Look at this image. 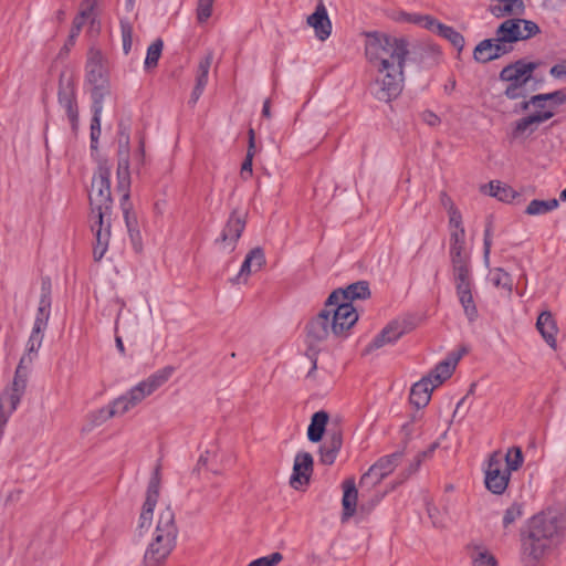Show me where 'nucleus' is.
I'll list each match as a JSON object with an SVG mask.
<instances>
[{"label": "nucleus", "mask_w": 566, "mask_h": 566, "mask_svg": "<svg viewBox=\"0 0 566 566\" xmlns=\"http://www.w3.org/2000/svg\"><path fill=\"white\" fill-rule=\"evenodd\" d=\"M409 53V42L405 38L379 32L366 34L365 55L376 70L371 91L378 101L390 102L401 93Z\"/></svg>", "instance_id": "nucleus-1"}, {"label": "nucleus", "mask_w": 566, "mask_h": 566, "mask_svg": "<svg viewBox=\"0 0 566 566\" xmlns=\"http://www.w3.org/2000/svg\"><path fill=\"white\" fill-rule=\"evenodd\" d=\"M111 168L106 165H99L92 178L91 190L88 193L91 214V229L95 235L93 256L95 261H101L105 255L111 239L109 214L112 209L111 195Z\"/></svg>", "instance_id": "nucleus-2"}, {"label": "nucleus", "mask_w": 566, "mask_h": 566, "mask_svg": "<svg viewBox=\"0 0 566 566\" xmlns=\"http://www.w3.org/2000/svg\"><path fill=\"white\" fill-rule=\"evenodd\" d=\"M566 535V516L548 510L533 516L528 532L522 537V553L532 560H539L555 549Z\"/></svg>", "instance_id": "nucleus-3"}, {"label": "nucleus", "mask_w": 566, "mask_h": 566, "mask_svg": "<svg viewBox=\"0 0 566 566\" xmlns=\"http://www.w3.org/2000/svg\"><path fill=\"white\" fill-rule=\"evenodd\" d=\"M358 319L353 304L346 303L340 291H334L326 300L324 308L306 326L311 345L325 340L329 333L340 336L349 331Z\"/></svg>", "instance_id": "nucleus-4"}, {"label": "nucleus", "mask_w": 566, "mask_h": 566, "mask_svg": "<svg viewBox=\"0 0 566 566\" xmlns=\"http://www.w3.org/2000/svg\"><path fill=\"white\" fill-rule=\"evenodd\" d=\"M174 373L175 368L172 366H166L156 370L146 379L130 388L126 394L93 412L91 416L92 421L96 426H99L113 417L125 415L167 382Z\"/></svg>", "instance_id": "nucleus-5"}, {"label": "nucleus", "mask_w": 566, "mask_h": 566, "mask_svg": "<svg viewBox=\"0 0 566 566\" xmlns=\"http://www.w3.org/2000/svg\"><path fill=\"white\" fill-rule=\"evenodd\" d=\"M177 534L175 513L170 506H166L159 513L153 541L145 552V566H160L172 552Z\"/></svg>", "instance_id": "nucleus-6"}, {"label": "nucleus", "mask_w": 566, "mask_h": 566, "mask_svg": "<svg viewBox=\"0 0 566 566\" xmlns=\"http://www.w3.org/2000/svg\"><path fill=\"white\" fill-rule=\"evenodd\" d=\"M536 67V63L523 60L503 67L500 72V80L507 83L504 91L505 96L510 99L525 97L528 93L527 84Z\"/></svg>", "instance_id": "nucleus-7"}, {"label": "nucleus", "mask_w": 566, "mask_h": 566, "mask_svg": "<svg viewBox=\"0 0 566 566\" xmlns=\"http://www.w3.org/2000/svg\"><path fill=\"white\" fill-rule=\"evenodd\" d=\"M539 33L538 25L525 19H507L496 29V41L513 46V43L527 40Z\"/></svg>", "instance_id": "nucleus-8"}, {"label": "nucleus", "mask_w": 566, "mask_h": 566, "mask_svg": "<svg viewBox=\"0 0 566 566\" xmlns=\"http://www.w3.org/2000/svg\"><path fill=\"white\" fill-rule=\"evenodd\" d=\"M511 479L510 470L505 469L502 455L499 451L494 452L485 470L484 483L486 489L493 494H503L507 489Z\"/></svg>", "instance_id": "nucleus-9"}, {"label": "nucleus", "mask_w": 566, "mask_h": 566, "mask_svg": "<svg viewBox=\"0 0 566 566\" xmlns=\"http://www.w3.org/2000/svg\"><path fill=\"white\" fill-rule=\"evenodd\" d=\"M57 98L60 106L66 112L72 129L75 130L78 123L75 83L72 75L65 72L60 74Z\"/></svg>", "instance_id": "nucleus-10"}, {"label": "nucleus", "mask_w": 566, "mask_h": 566, "mask_svg": "<svg viewBox=\"0 0 566 566\" xmlns=\"http://www.w3.org/2000/svg\"><path fill=\"white\" fill-rule=\"evenodd\" d=\"M245 228L244 216L238 211H232L220 237L216 239V244L223 252L231 253L234 251L239 239Z\"/></svg>", "instance_id": "nucleus-11"}, {"label": "nucleus", "mask_w": 566, "mask_h": 566, "mask_svg": "<svg viewBox=\"0 0 566 566\" xmlns=\"http://www.w3.org/2000/svg\"><path fill=\"white\" fill-rule=\"evenodd\" d=\"M159 486H160V475L159 468H157L148 483L146 500L144 502L139 518L137 530L139 534H143L144 530H148L151 525L154 509L156 506L158 496H159Z\"/></svg>", "instance_id": "nucleus-12"}, {"label": "nucleus", "mask_w": 566, "mask_h": 566, "mask_svg": "<svg viewBox=\"0 0 566 566\" xmlns=\"http://www.w3.org/2000/svg\"><path fill=\"white\" fill-rule=\"evenodd\" d=\"M402 454L400 452H395L389 455H385L380 458L374 465L369 468V470L361 476L360 485L367 484H377L384 478H386L389 473L394 471V469L398 465Z\"/></svg>", "instance_id": "nucleus-13"}, {"label": "nucleus", "mask_w": 566, "mask_h": 566, "mask_svg": "<svg viewBox=\"0 0 566 566\" xmlns=\"http://www.w3.org/2000/svg\"><path fill=\"white\" fill-rule=\"evenodd\" d=\"M85 80L87 85L109 83L105 57L102 52L95 48H91L87 52Z\"/></svg>", "instance_id": "nucleus-14"}, {"label": "nucleus", "mask_w": 566, "mask_h": 566, "mask_svg": "<svg viewBox=\"0 0 566 566\" xmlns=\"http://www.w3.org/2000/svg\"><path fill=\"white\" fill-rule=\"evenodd\" d=\"M128 139H129L128 135L122 136L119 139L120 144L124 143L125 149L119 151L120 158H119L118 167H117V178H118V189L123 192L122 206H123L126 224H127L128 229H130L132 223H130L129 216H128V208L126 207V202L129 197V195H128V187H129L128 167H129V165H128V157H127Z\"/></svg>", "instance_id": "nucleus-15"}, {"label": "nucleus", "mask_w": 566, "mask_h": 566, "mask_svg": "<svg viewBox=\"0 0 566 566\" xmlns=\"http://www.w3.org/2000/svg\"><path fill=\"white\" fill-rule=\"evenodd\" d=\"M513 50L512 45L496 41V35L491 39L482 40L473 51V57L476 62L488 63L496 60Z\"/></svg>", "instance_id": "nucleus-16"}, {"label": "nucleus", "mask_w": 566, "mask_h": 566, "mask_svg": "<svg viewBox=\"0 0 566 566\" xmlns=\"http://www.w3.org/2000/svg\"><path fill=\"white\" fill-rule=\"evenodd\" d=\"M552 118L551 112H543V113H532L527 116H524L516 120L514 123L513 129H512V138L513 139H526L528 138L534 132L537 130L538 126L543 124L544 122Z\"/></svg>", "instance_id": "nucleus-17"}, {"label": "nucleus", "mask_w": 566, "mask_h": 566, "mask_svg": "<svg viewBox=\"0 0 566 566\" xmlns=\"http://www.w3.org/2000/svg\"><path fill=\"white\" fill-rule=\"evenodd\" d=\"M313 472V457L308 452H298L294 460L291 485L295 489L298 485L306 484Z\"/></svg>", "instance_id": "nucleus-18"}, {"label": "nucleus", "mask_w": 566, "mask_h": 566, "mask_svg": "<svg viewBox=\"0 0 566 566\" xmlns=\"http://www.w3.org/2000/svg\"><path fill=\"white\" fill-rule=\"evenodd\" d=\"M566 102V93L562 90L537 94L531 97L532 106L535 108L533 113L551 112L552 117L556 114L558 106Z\"/></svg>", "instance_id": "nucleus-19"}, {"label": "nucleus", "mask_w": 566, "mask_h": 566, "mask_svg": "<svg viewBox=\"0 0 566 566\" xmlns=\"http://www.w3.org/2000/svg\"><path fill=\"white\" fill-rule=\"evenodd\" d=\"M307 24L314 29L315 36L319 41H325L329 38L332 33V22L323 3H318L315 11L307 17Z\"/></svg>", "instance_id": "nucleus-20"}, {"label": "nucleus", "mask_w": 566, "mask_h": 566, "mask_svg": "<svg viewBox=\"0 0 566 566\" xmlns=\"http://www.w3.org/2000/svg\"><path fill=\"white\" fill-rule=\"evenodd\" d=\"M213 61V51L209 50L206 54L200 59L197 71H196V85L191 92L190 102L196 104L200 96L202 95L207 83L208 75Z\"/></svg>", "instance_id": "nucleus-21"}, {"label": "nucleus", "mask_w": 566, "mask_h": 566, "mask_svg": "<svg viewBox=\"0 0 566 566\" xmlns=\"http://www.w3.org/2000/svg\"><path fill=\"white\" fill-rule=\"evenodd\" d=\"M343 444L339 430H328L324 443L319 448V461L325 465H332Z\"/></svg>", "instance_id": "nucleus-22"}, {"label": "nucleus", "mask_w": 566, "mask_h": 566, "mask_svg": "<svg viewBox=\"0 0 566 566\" xmlns=\"http://www.w3.org/2000/svg\"><path fill=\"white\" fill-rule=\"evenodd\" d=\"M452 280L455 291L474 287L470 258L451 260Z\"/></svg>", "instance_id": "nucleus-23"}, {"label": "nucleus", "mask_w": 566, "mask_h": 566, "mask_svg": "<svg viewBox=\"0 0 566 566\" xmlns=\"http://www.w3.org/2000/svg\"><path fill=\"white\" fill-rule=\"evenodd\" d=\"M265 263L264 252L261 248L252 249L245 256L238 275L232 279L233 283H240L253 272H258Z\"/></svg>", "instance_id": "nucleus-24"}, {"label": "nucleus", "mask_w": 566, "mask_h": 566, "mask_svg": "<svg viewBox=\"0 0 566 566\" xmlns=\"http://www.w3.org/2000/svg\"><path fill=\"white\" fill-rule=\"evenodd\" d=\"M405 327L398 323L392 322L388 326H386L381 333H379L366 347L367 352L378 349L385 345L394 344L397 342L403 334Z\"/></svg>", "instance_id": "nucleus-25"}, {"label": "nucleus", "mask_w": 566, "mask_h": 566, "mask_svg": "<svg viewBox=\"0 0 566 566\" xmlns=\"http://www.w3.org/2000/svg\"><path fill=\"white\" fill-rule=\"evenodd\" d=\"M28 380V371H21V369H15V375L13 378L12 387L4 391L2 396H7V400H9V412H13L25 391Z\"/></svg>", "instance_id": "nucleus-26"}, {"label": "nucleus", "mask_w": 566, "mask_h": 566, "mask_svg": "<svg viewBox=\"0 0 566 566\" xmlns=\"http://www.w3.org/2000/svg\"><path fill=\"white\" fill-rule=\"evenodd\" d=\"M436 387H432L431 377H423L416 382L410 390V402L417 408L427 406L431 398V392Z\"/></svg>", "instance_id": "nucleus-27"}, {"label": "nucleus", "mask_w": 566, "mask_h": 566, "mask_svg": "<svg viewBox=\"0 0 566 566\" xmlns=\"http://www.w3.org/2000/svg\"><path fill=\"white\" fill-rule=\"evenodd\" d=\"M344 494L342 499L343 505V521L352 517L356 512L357 506V490L354 481L347 480L343 483Z\"/></svg>", "instance_id": "nucleus-28"}, {"label": "nucleus", "mask_w": 566, "mask_h": 566, "mask_svg": "<svg viewBox=\"0 0 566 566\" xmlns=\"http://www.w3.org/2000/svg\"><path fill=\"white\" fill-rule=\"evenodd\" d=\"M536 327L551 347L556 345L557 327L551 313L543 312L536 322Z\"/></svg>", "instance_id": "nucleus-29"}, {"label": "nucleus", "mask_w": 566, "mask_h": 566, "mask_svg": "<svg viewBox=\"0 0 566 566\" xmlns=\"http://www.w3.org/2000/svg\"><path fill=\"white\" fill-rule=\"evenodd\" d=\"M499 3L491 7V12L496 18L521 15L525 6L523 0H496Z\"/></svg>", "instance_id": "nucleus-30"}, {"label": "nucleus", "mask_w": 566, "mask_h": 566, "mask_svg": "<svg viewBox=\"0 0 566 566\" xmlns=\"http://www.w3.org/2000/svg\"><path fill=\"white\" fill-rule=\"evenodd\" d=\"M455 292L464 315L469 322H475L479 317V312L475 304L474 287L458 290Z\"/></svg>", "instance_id": "nucleus-31"}, {"label": "nucleus", "mask_w": 566, "mask_h": 566, "mask_svg": "<svg viewBox=\"0 0 566 566\" xmlns=\"http://www.w3.org/2000/svg\"><path fill=\"white\" fill-rule=\"evenodd\" d=\"M329 416L326 411L319 410L312 416L311 423L307 428V438L311 442L322 440Z\"/></svg>", "instance_id": "nucleus-32"}, {"label": "nucleus", "mask_w": 566, "mask_h": 566, "mask_svg": "<svg viewBox=\"0 0 566 566\" xmlns=\"http://www.w3.org/2000/svg\"><path fill=\"white\" fill-rule=\"evenodd\" d=\"M470 254L465 251V230L458 229L450 231V259H468Z\"/></svg>", "instance_id": "nucleus-33"}, {"label": "nucleus", "mask_w": 566, "mask_h": 566, "mask_svg": "<svg viewBox=\"0 0 566 566\" xmlns=\"http://www.w3.org/2000/svg\"><path fill=\"white\" fill-rule=\"evenodd\" d=\"M460 357L440 361L436 368L427 376L432 379V387L440 386L446 379L450 378Z\"/></svg>", "instance_id": "nucleus-34"}, {"label": "nucleus", "mask_w": 566, "mask_h": 566, "mask_svg": "<svg viewBox=\"0 0 566 566\" xmlns=\"http://www.w3.org/2000/svg\"><path fill=\"white\" fill-rule=\"evenodd\" d=\"M472 566H497L495 556L485 547L473 545L469 547Z\"/></svg>", "instance_id": "nucleus-35"}, {"label": "nucleus", "mask_w": 566, "mask_h": 566, "mask_svg": "<svg viewBox=\"0 0 566 566\" xmlns=\"http://www.w3.org/2000/svg\"><path fill=\"white\" fill-rule=\"evenodd\" d=\"M484 189H488L485 190L488 195L495 197L503 202H511L518 196L511 186L502 184L501 181H490L484 186Z\"/></svg>", "instance_id": "nucleus-36"}, {"label": "nucleus", "mask_w": 566, "mask_h": 566, "mask_svg": "<svg viewBox=\"0 0 566 566\" xmlns=\"http://www.w3.org/2000/svg\"><path fill=\"white\" fill-rule=\"evenodd\" d=\"M92 98V112L93 114H102L103 101L111 94L109 83L88 85Z\"/></svg>", "instance_id": "nucleus-37"}, {"label": "nucleus", "mask_w": 566, "mask_h": 566, "mask_svg": "<svg viewBox=\"0 0 566 566\" xmlns=\"http://www.w3.org/2000/svg\"><path fill=\"white\" fill-rule=\"evenodd\" d=\"M346 296V303L352 304L354 300H365L369 297V285L366 281H358L348 285L346 289H338Z\"/></svg>", "instance_id": "nucleus-38"}, {"label": "nucleus", "mask_w": 566, "mask_h": 566, "mask_svg": "<svg viewBox=\"0 0 566 566\" xmlns=\"http://www.w3.org/2000/svg\"><path fill=\"white\" fill-rule=\"evenodd\" d=\"M51 312V297H50V287L45 286V283L42 285V293L39 301V307L35 315L34 324L48 326V322L50 318Z\"/></svg>", "instance_id": "nucleus-39"}, {"label": "nucleus", "mask_w": 566, "mask_h": 566, "mask_svg": "<svg viewBox=\"0 0 566 566\" xmlns=\"http://www.w3.org/2000/svg\"><path fill=\"white\" fill-rule=\"evenodd\" d=\"M558 206L559 201L555 198L549 200L534 199L527 205L525 213L527 216H542L557 209Z\"/></svg>", "instance_id": "nucleus-40"}, {"label": "nucleus", "mask_w": 566, "mask_h": 566, "mask_svg": "<svg viewBox=\"0 0 566 566\" xmlns=\"http://www.w3.org/2000/svg\"><path fill=\"white\" fill-rule=\"evenodd\" d=\"M490 280L492 284L505 291L510 295L513 291V281L511 275L503 269L496 268L490 272Z\"/></svg>", "instance_id": "nucleus-41"}, {"label": "nucleus", "mask_w": 566, "mask_h": 566, "mask_svg": "<svg viewBox=\"0 0 566 566\" xmlns=\"http://www.w3.org/2000/svg\"><path fill=\"white\" fill-rule=\"evenodd\" d=\"M437 34L448 40L459 51H461L464 46L463 35L452 27L442 24V27H439V32H437Z\"/></svg>", "instance_id": "nucleus-42"}, {"label": "nucleus", "mask_w": 566, "mask_h": 566, "mask_svg": "<svg viewBox=\"0 0 566 566\" xmlns=\"http://www.w3.org/2000/svg\"><path fill=\"white\" fill-rule=\"evenodd\" d=\"M523 454L522 450L518 447H512L507 450L505 458H504V465L506 470H510V473L512 471H516L520 469L523 464Z\"/></svg>", "instance_id": "nucleus-43"}, {"label": "nucleus", "mask_w": 566, "mask_h": 566, "mask_svg": "<svg viewBox=\"0 0 566 566\" xmlns=\"http://www.w3.org/2000/svg\"><path fill=\"white\" fill-rule=\"evenodd\" d=\"M408 21L416 23L436 34L439 32V27H442V23L431 15L409 14Z\"/></svg>", "instance_id": "nucleus-44"}, {"label": "nucleus", "mask_w": 566, "mask_h": 566, "mask_svg": "<svg viewBox=\"0 0 566 566\" xmlns=\"http://www.w3.org/2000/svg\"><path fill=\"white\" fill-rule=\"evenodd\" d=\"M92 13V9H87L82 11L78 15H76L73 20L71 32L69 35L67 43L70 45H73L75 42V39L78 36V34L82 31V28L85 23L86 18Z\"/></svg>", "instance_id": "nucleus-45"}, {"label": "nucleus", "mask_w": 566, "mask_h": 566, "mask_svg": "<svg viewBox=\"0 0 566 566\" xmlns=\"http://www.w3.org/2000/svg\"><path fill=\"white\" fill-rule=\"evenodd\" d=\"M163 45H164L163 41L160 39H158L148 46L147 55L145 59L146 67H153V66L157 65L158 60L161 55Z\"/></svg>", "instance_id": "nucleus-46"}, {"label": "nucleus", "mask_w": 566, "mask_h": 566, "mask_svg": "<svg viewBox=\"0 0 566 566\" xmlns=\"http://www.w3.org/2000/svg\"><path fill=\"white\" fill-rule=\"evenodd\" d=\"M214 0H197L196 17L200 24H203L212 14Z\"/></svg>", "instance_id": "nucleus-47"}, {"label": "nucleus", "mask_w": 566, "mask_h": 566, "mask_svg": "<svg viewBox=\"0 0 566 566\" xmlns=\"http://www.w3.org/2000/svg\"><path fill=\"white\" fill-rule=\"evenodd\" d=\"M523 515V505L521 503H513L510 507L506 509L503 515V526L504 528L510 527L513 523L520 520Z\"/></svg>", "instance_id": "nucleus-48"}, {"label": "nucleus", "mask_w": 566, "mask_h": 566, "mask_svg": "<svg viewBox=\"0 0 566 566\" xmlns=\"http://www.w3.org/2000/svg\"><path fill=\"white\" fill-rule=\"evenodd\" d=\"M123 51L127 55L132 50L133 44V27L128 21H120Z\"/></svg>", "instance_id": "nucleus-49"}, {"label": "nucleus", "mask_w": 566, "mask_h": 566, "mask_svg": "<svg viewBox=\"0 0 566 566\" xmlns=\"http://www.w3.org/2000/svg\"><path fill=\"white\" fill-rule=\"evenodd\" d=\"M283 559V555L279 552L272 553L268 556L256 558L248 564V566H276Z\"/></svg>", "instance_id": "nucleus-50"}, {"label": "nucleus", "mask_w": 566, "mask_h": 566, "mask_svg": "<svg viewBox=\"0 0 566 566\" xmlns=\"http://www.w3.org/2000/svg\"><path fill=\"white\" fill-rule=\"evenodd\" d=\"M101 116L102 114H93L91 122V142L93 148L96 147L95 144L97 143L101 136Z\"/></svg>", "instance_id": "nucleus-51"}, {"label": "nucleus", "mask_w": 566, "mask_h": 566, "mask_svg": "<svg viewBox=\"0 0 566 566\" xmlns=\"http://www.w3.org/2000/svg\"><path fill=\"white\" fill-rule=\"evenodd\" d=\"M449 227L451 230L464 229L462 226V216L457 208L449 210Z\"/></svg>", "instance_id": "nucleus-52"}, {"label": "nucleus", "mask_w": 566, "mask_h": 566, "mask_svg": "<svg viewBox=\"0 0 566 566\" xmlns=\"http://www.w3.org/2000/svg\"><path fill=\"white\" fill-rule=\"evenodd\" d=\"M46 327L48 326L41 325V322L39 324L33 323V327H32L29 338H32L33 340L42 344L43 337H44V331L46 329Z\"/></svg>", "instance_id": "nucleus-53"}, {"label": "nucleus", "mask_w": 566, "mask_h": 566, "mask_svg": "<svg viewBox=\"0 0 566 566\" xmlns=\"http://www.w3.org/2000/svg\"><path fill=\"white\" fill-rule=\"evenodd\" d=\"M35 356L30 353H24L20 358L19 365L17 369H21V371H28L29 367L32 365Z\"/></svg>", "instance_id": "nucleus-54"}, {"label": "nucleus", "mask_w": 566, "mask_h": 566, "mask_svg": "<svg viewBox=\"0 0 566 566\" xmlns=\"http://www.w3.org/2000/svg\"><path fill=\"white\" fill-rule=\"evenodd\" d=\"M252 161L253 158L250 156H245L242 166H241V177L243 179H248L252 175Z\"/></svg>", "instance_id": "nucleus-55"}, {"label": "nucleus", "mask_w": 566, "mask_h": 566, "mask_svg": "<svg viewBox=\"0 0 566 566\" xmlns=\"http://www.w3.org/2000/svg\"><path fill=\"white\" fill-rule=\"evenodd\" d=\"M549 73L555 78H562L566 76V62L555 64L552 66Z\"/></svg>", "instance_id": "nucleus-56"}, {"label": "nucleus", "mask_w": 566, "mask_h": 566, "mask_svg": "<svg viewBox=\"0 0 566 566\" xmlns=\"http://www.w3.org/2000/svg\"><path fill=\"white\" fill-rule=\"evenodd\" d=\"M428 453L429 452H421L416 457L415 462L410 464L409 472L406 475V478H408L410 474L415 473L419 469L422 460L427 457Z\"/></svg>", "instance_id": "nucleus-57"}, {"label": "nucleus", "mask_w": 566, "mask_h": 566, "mask_svg": "<svg viewBox=\"0 0 566 566\" xmlns=\"http://www.w3.org/2000/svg\"><path fill=\"white\" fill-rule=\"evenodd\" d=\"M255 154V134L252 128L249 129V145L245 156L254 157Z\"/></svg>", "instance_id": "nucleus-58"}, {"label": "nucleus", "mask_w": 566, "mask_h": 566, "mask_svg": "<svg viewBox=\"0 0 566 566\" xmlns=\"http://www.w3.org/2000/svg\"><path fill=\"white\" fill-rule=\"evenodd\" d=\"M491 244H492L491 228L486 227V229L484 231V256H485V259L489 258Z\"/></svg>", "instance_id": "nucleus-59"}, {"label": "nucleus", "mask_w": 566, "mask_h": 566, "mask_svg": "<svg viewBox=\"0 0 566 566\" xmlns=\"http://www.w3.org/2000/svg\"><path fill=\"white\" fill-rule=\"evenodd\" d=\"M422 118L430 126H436L440 123V118L430 111L424 112Z\"/></svg>", "instance_id": "nucleus-60"}, {"label": "nucleus", "mask_w": 566, "mask_h": 566, "mask_svg": "<svg viewBox=\"0 0 566 566\" xmlns=\"http://www.w3.org/2000/svg\"><path fill=\"white\" fill-rule=\"evenodd\" d=\"M42 344L39 342L33 340L32 338H29L27 342L25 352L34 355L36 357L39 349L41 348Z\"/></svg>", "instance_id": "nucleus-61"}, {"label": "nucleus", "mask_w": 566, "mask_h": 566, "mask_svg": "<svg viewBox=\"0 0 566 566\" xmlns=\"http://www.w3.org/2000/svg\"><path fill=\"white\" fill-rule=\"evenodd\" d=\"M440 201H441V205L449 211L451 210L452 208H455L454 205H453V201L452 199L446 193V192H441L440 195Z\"/></svg>", "instance_id": "nucleus-62"}, {"label": "nucleus", "mask_w": 566, "mask_h": 566, "mask_svg": "<svg viewBox=\"0 0 566 566\" xmlns=\"http://www.w3.org/2000/svg\"><path fill=\"white\" fill-rule=\"evenodd\" d=\"M262 115L266 118H270L271 117V112H270V99H265L264 103H263V107H262Z\"/></svg>", "instance_id": "nucleus-63"}, {"label": "nucleus", "mask_w": 566, "mask_h": 566, "mask_svg": "<svg viewBox=\"0 0 566 566\" xmlns=\"http://www.w3.org/2000/svg\"><path fill=\"white\" fill-rule=\"evenodd\" d=\"M116 347L120 354L125 353V347L120 337H116Z\"/></svg>", "instance_id": "nucleus-64"}]
</instances>
